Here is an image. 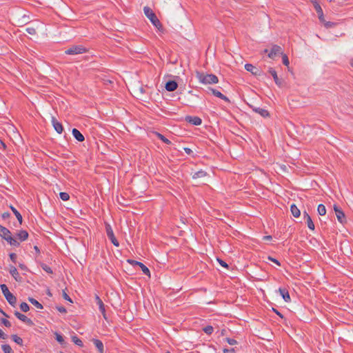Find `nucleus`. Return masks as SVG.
Returning a JSON list of instances; mask_svg holds the SVG:
<instances>
[{
	"label": "nucleus",
	"mask_w": 353,
	"mask_h": 353,
	"mask_svg": "<svg viewBox=\"0 0 353 353\" xmlns=\"http://www.w3.org/2000/svg\"><path fill=\"white\" fill-rule=\"evenodd\" d=\"M196 77L199 82L203 84H216L219 83L218 77L213 74H205L201 72H196Z\"/></svg>",
	"instance_id": "1"
},
{
	"label": "nucleus",
	"mask_w": 353,
	"mask_h": 353,
	"mask_svg": "<svg viewBox=\"0 0 353 353\" xmlns=\"http://www.w3.org/2000/svg\"><path fill=\"white\" fill-rule=\"evenodd\" d=\"M143 12L145 15L150 19V22L152 23L154 26H155L159 30L162 28L161 23L157 18L156 14L152 11V10L150 7L145 6L143 8Z\"/></svg>",
	"instance_id": "2"
},
{
	"label": "nucleus",
	"mask_w": 353,
	"mask_h": 353,
	"mask_svg": "<svg viewBox=\"0 0 353 353\" xmlns=\"http://www.w3.org/2000/svg\"><path fill=\"white\" fill-rule=\"evenodd\" d=\"M0 288L3 294L4 295L9 304L13 307L15 306L17 303V298L9 291L7 285L6 284H1Z\"/></svg>",
	"instance_id": "3"
},
{
	"label": "nucleus",
	"mask_w": 353,
	"mask_h": 353,
	"mask_svg": "<svg viewBox=\"0 0 353 353\" xmlns=\"http://www.w3.org/2000/svg\"><path fill=\"white\" fill-rule=\"evenodd\" d=\"M0 236L6 240L8 243H17V239L14 238L10 231L6 228V227H3L0 225Z\"/></svg>",
	"instance_id": "4"
},
{
	"label": "nucleus",
	"mask_w": 353,
	"mask_h": 353,
	"mask_svg": "<svg viewBox=\"0 0 353 353\" xmlns=\"http://www.w3.org/2000/svg\"><path fill=\"white\" fill-rule=\"evenodd\" d=\"M87 51V49L84 46L79 45L71 46L65 51V53L69 55H76L85 53Z\"/></svg>",
	"instance_id": "5"
},
{
	"label": "nucleus",
	"mask_w": 353,
	"mask_h": 353,
	"mask_svg": "<svg viewBox=\"0 0 353 353\" xmlns=\"http://www.w3.org/2000/svg\"><path fill=\"white\" fill-rule=\"evenodd\" d=\"M333 208L335 212V214H336L338 221L341 223H345L346 222L345 215V213L343 212V211L341 210V208L336 204L334 205Z\"/></svg>",
	"instance_id": "6"
},
{
	"label": "nucleus",
	"mask_w": 353,
	"mask_h": 353,
	"mask_svg": "<svg viewBox=\"0 0 353 353\" xmlns=\"http://www.w3.org/2000/svg\"><path fill=\"white\" fill-rule=\"evenodd\" d=\"M105 232H106L107 236L108 237V239H110L111 243H119L117 241V238L115 237V236L114 234V232H113L111 225L107 223H105Z\"/></svg>",
	"instance_id": "7"
},
{
	"label": "nucleus",
	"mask_w": 353,
	"mask_h": 353,
	"mask_svg": "<svg viewBox=\"0 0 353 353\" xmlns=\"http://www.w3.org/2000/svg\"><path fill=\"white\" fill-rule=\"evenodd\" d=\"M14 314L18 319L26 323L27 325L30 326L34 325V323L30 319L28 318L26 315L20 313L19 312L15 311Z\"/></svg>",
	"instance_id": "8"
},
{
	"label": "nucleus",
	"mask_w": 353,
	"mask_h": 353,
	"mask_svg": "<svg viewBox=\"0 0 353 353\" xmlns=\"http://www.w3.org/2000/svg\"><path fill=\"white\" fill-rule=\"evenodd\" d=\"M313 3V5H314V8L318 14V17H319V21L321 22V23H324L325 22V18H324V15H323V9L321 8L320 4L314 1L312 2Z\"/></svg>",
	"instance_id": "9"
},
{
	"label": "nucleus",
	"mask_w": 353,
	"mask_h": 353,
	"mask_svg": "<svg viewBox=\"0 0 353 353\" xmlns=\"http://www.w3.org/2000/svg\"><path fill=\"white\" fill-rule=\"evenodd\" d=\"M245 69L255 76H260L262 74V71L259 68L251 63H246L245 65Z\"/></svg>",
	"instance_id": "10"
},
{
	"label": "nucleus",
	"mask_w": 353,
	"mask_h": 353,
	"mask_svg": "<svg viewBox=\"0 0 353 353\" xmlns=\"http://www.w3.org/2000/svg\"><path fill=\"white\" fill-rule=\"evenodd\" d=\"M278 54H283L282 48L278 45H273L270 52L268 53V57L271 59H274Z\"/></svg>",
	"instance_id": "11"
},
{
	"label": "nucleus",
	"mask_w": 353,
	"mask_h": 353,
	"mask_svg": "<svg viewBox=\"0 0 353 353\" xmlns=\"http://www.w3.org/2000/svg\"><path fill=\"white\" fill-rule=\"evenodd\" d=\"M95 299H96L97 304L99 305V311L102 314L103 318L105 320H107L108 318L106 316L105 308V305H104L103 302L102 301V300L100 299V297L98 295H96Z\"/></svg>",
	"instance_id": "12"
},
{
	"label": "nucleus",
	"mask_w": 353,
	"mask_h": 353,
	"mask_svg": "<svg viewBox=\"0 0 353 353\" xmlns=\"http://www.w3.org/2000/svg\"><path fill=\"white\" fill-rule=\"evenodd\" d=\"M185 120L194 125H199L202 123L201 119L196 116H186Z\"/></svg>",
	"instance_id": "13"
},
{
	"label": "nucleus",
	"mask_w": 353,
	"mask_h": 353,
	"mask_svg": "<svg viewBox=\"0 0 353 353\" xmlns=\"http://www.w3.org/2000/svg\"><path fill=\"white\" fill-rule=\"evenodd\" d=\"M268 72L273 77L275 83L278 86L281 87L283 85V81L278 77L276 71L273 68H269Z\"/></svg>",
	"instance_id": "14"
},
{
	"label": "nucleus",
	"mask_w": 353,
	"mask_h": 353,
	"mask_svg": "<svg viewBox=\"0 0 353 353\" xmlns=\"http://www.w3.org/2000/svg\"><path fill=\"white\" fill-rule=\"evenodd\" d=\"M209 90L215 97H218V98H219L221 99H223V101H225L226 102H228V103L230 102V99H228V97H227L225 95L223 94L219 90H216L214 88H209Z\"/></svg>",
	"instance_id": "15"
},
{
	"label": "nucleus",
	"mask_w": 353,
	"mask_h": 353,
	"mask_svg": "<svg viewBox=\"0 0 353 353\" xmlns=\"http://www.w3.org/2000/svg\"><path fill=\"white\" fill-rule=\"evenodd\" d=\"M52 125L54 128V130H56V132L59 134H61L63 130V125L62 124L58 121V120L55 118V117H52Z\"/></svg>",
	"instance_id": "16"
},
{
	"label": "nucleus",
	"mask_w": 353,
	"mask_h": 353,
	"mask_svg": "<svg viewBox=\"0 0 353 353\" xmlns=\"http://www.w3.org/2000/svg\"><path fill=\"white\" fill-rule=\"evenodd\" d=\"M279 294L280 295L283 297V299H284V301L287 303L288 302H290L291 301V299H290V294H289V292L288 290L283 288H280L279 289Z\"/></svg>",
	"instance_id": "17"
},
{
	"label": "nucleus",
	"mask_w": 353,
	"mask_h": 353,
	"mask_svg": "<svg viewBox=\"0 0 353 353\" xmlns=\"http://www.w3.org/2000/svg\"><path fill=\"white\" fill-rule=\"evenodd\" d=\"M165 88L166 90L172 92L177 89L178 84L175 81L170 80L165 83Z\"/></svg>",
	"instance_id": "18"
},
{
	"label": "nucleus",
	"mask_w": 353,
	"mask_h": 353,
	"mask_svg": "<svg viewBox=\"0 0 353 353\" xmlns=\"http://www.w3.org/2000/svg\"><path fill=\"white\" fill-rule=\"evenodd\" d=\"M252 110L258 114H259L261 117L266 118L270 117L269 112L263 108L252 107Z\"/></svg>",
	"instance_id": "19"
},
{
	"label": "nucleus",
	"mask_w": 353,
	"mask_h": 353,
	"mask_svg": "<svg viewBox=\"0 0 353 353\" xmlns=\"http://www.w3.org/2000/svg\"><path fill=\"white\" fill-rule=\"evenodd\" d=\"M72 134L73 137L79 142H82L85 140L84 136L82 134V133L76 128L72 129Z\"/></svg>",
	"instance_id": "20"
},
{
	"label": "nucleus",
	"mask_w": 353,
	"mask_h": 353,
	"mask_svg": "<svg viewBox=\"0 0 353 353\" xmlns=\"http://www.w3.org/2000/svg\"><path fill=\"white\" fill-rule=\"evenodd\" d=\"M92 342L97 348L99 353H104V346L101 341L97 339H93Z\"/></svg>",
	"instance_id": "21"
},
{
	"label": "nucleus",
	"mask_w": 353,
	"mask_h": 353,
	"mask_svg": "<svg viewBox=\"0 0 353 353\" xmlns=\"http://www.w3.org/2000/svg\"><path fill=\"white\" fill-rule=\"evenodd\" d=\"M17 239L21 241H26L28 237V233L26 230H20L16 234Z\"/></svg>",
	"instance_id": "22"
},
{
	"label": "nucleus",
	"mask_w": 353,
	"mask_h": 353,
	"mask_svg": "<svg viewBox=\"0 0 353 353\" xmlns=\"http://www.w3.org/2000/svg\"><path fill=\"white\" fill-rule=\"evenodd\" d=\"M10 274L14 277V279L17 281H21V278L19 276V274L17 268L14 266H10Z\"/></svg>",
	"instance_id": "23"
},
{
	"label": "nucleus",
	"mask_w": 353,
	"mask_h": 353,
	"mask_svg": "<svg viewBox=\"0 0 353 353\" xmlns=\"http://www.w3.org/2000/svg\"><path fill=\"white\" fill-rule=\"evenodd\" d=\"M290 210H291V212H292V215L294 217L298 218V217L300 216L301 211H300V210L297 208V206L295 204H292L291 205Z\"/></svg>",
	"instance_id": "24"
},
{
	"label": "nucleus",
	"mask_w": 353,
	"mask_h": 353,
	"mask_svg": "<svg viewBox=\"0 0 353 353\" xmlns=\"http://www.w3.org/2000/svg\"><path fill=\"white\" fill-rule=\"evenodd\" d=\"M10 209L12 211V212L14 214V215L16 216L19 225H21L22 223V221H23L21 214L14 207H13L12 205L10 206Z\"/></svg>",
	"instance_id": "25"
},
{
	"label": "nucleus",
	"mask_w": 353,
	"mask_h": 353,
	"mask_svg": "<svg viewBox=\"0 0 353 353\" xmlns=\"http://www.w3.org/2000/svg\"><path fill=\"white\" fill-rule=\"evenodd\" d=\"M207 175H208V174L205 171L201 170L199 171L194 172V174L192 175V178L196 179L205 177Z\"/></svg>",
	"instance_id": "26"
},
{
	"label": "nucleus",
	"mask_w": 353,
	"mask_h": 353,
	"mask_svg": "<svg viewBox=\"0 0 353 353\" xmlns=\"http://www.w3.org/2000/svg\"><path fill=\"white\" fill-rule=\"evenodd\" d=\"M138 266L140 267L141 270H142L143 273L145 275L148 276L149 277H150V270L148 269V268L147 266H145L141 262L139 263Z\"/></svg>",
	"instance_id": "27"
},
{
	"label": "nucleus",
	"mask_w": 353,
	"mask_h": 353,
	"mask_svg": "<svg viewBox=\"0 0 353 353\" xmlns=\"http://www.w3.org/2000/svg\"><path fill=\"white\" fill-rule=\"evenodd\" d=\"M11 339L17 344H18V345H19L21 346H22L23 345V339L20 336H19L18 335L12 334V335H11Z\"/></svg>",
	"instance_id": "28"
},
{
	"label": "nucleus",
	"mask_w": 353,
	"mask_h": 353,
	"mask_svg": "<svg viewBox=\"0 0 353 353\" xmlns=\"http://www.w3.org/2000/svg\"><path fill=\"white\" fill-rule=\"evenodd\" d=\"M28 301L30 303H31L33 305H34L38 309H43V305L35 299L29 297Z\"/></svg>",
	"instance_id": "29"
},
{
	"label": "nucleus",
	"mask_w": 353,
	"mask_h": 353,
	"mask_svg": "<svg viewBox=\"0 0 353 353\" xmlns=\"http://www.w3.org/2000/svg\"><path fill=\"white\" fill-rule=\"evenodd\" d=\"M317 212L319 215L323 216L326 214V208L323 204H319L317 207Z\"/></svg>",
	"instance_id": "30"
},
{
	"label": "nucleus",
	"mask_w": 353,
	"mask_h": 353,
	"mask_svg": "<svg viewBox=\"0 0 353 353\" xmlns=\"http://www.w3.org/2000/svg\"><path fill=\"white\" fill-rule=\"evenodd\" d=\"M40 266L46 272L50 274H53V271H52V268L50 267H49L47 264H46L44 263H41Z\"/></svg>",
	"instance_id": "31"
},
{
	"label": "nucleus",
	"mask_w": 353,
	"mask_h": 353,
	"mask_svg": "<svg viewBox=\"0 0 353 353\" xmlns=\"http://www.w3.org/2000/svg\"><path fill=\"white\" fill-rule=\"evenodd\" d=\"M156 134H157V137L160 139L161 140L163 143H165V144H170L171 143V141L167 139L165 136H163V134L159 133V132H156Z\"/></svg>",
	"instance_id": "32"
},
{
	"label": "nucleus",
	"mask_w": 353,
	"mask_h": 353,
	"mask_svg": "<svg viewBox=\"0 0 353 353\" xmlns=\"http://www.w3.org/2000/svg\"><path fill=\"white\" fill-rule=\"evenodd\" d=\"M305 223L307 225V227L312 230H314V228H315V226H314V224L312 220V218L311 216H308V218H307V219H305Z\"/></svg>",
	"instance_id": "33"
},
{
	"label": "nucleus",
	"mask_w": 353,
	"mask_h": 353,
	"mask_svg": "<svg viewBox=\"0 0 353 353\" xmlns=\"http://www.w3.org/2000/svg\"><path fill=\"white\" fill-rule=\"evenodd\" d=\"M1 349L4 353H14L11 347L8 344L2 345Z\"/></svg>",
	"instance_id": "34"
},
{
	"label": "nucleus",
	"mask_w": 353,
	"mask_h": 353,
	"mask_svg": "<svg viewBox=\"0 0 353 353\" xmlns=\"http://www.w3.org/2000/svg\"><path fill=\"white\" fill-rule=\"evenodd\" d=\"M203 331L205 334H208V335H210V334H212V332H213V331H214V328H213V327H212V326H211V325H207V326H205V327H204L203 328Z\"/></svg>",
	"instance_id": "35"
},
{
	"label": "nucleus",
	"mask_w": 353,
	"mask_h": 353,
	"mask_svg": "<svg viewBox=\"0 0 353 353\" xmlns=\"http://www.w3.org/2000/svg\"><path fill=\"white\" fill-rule=\"evenodd\" d=\"M20 309L24 312H27L29 310H30V307L28 305V303H25V302H22L21 304H20Z\"/></svg>",
	"instance_id": "36"
},
{
	"label": "nucleus",
	"mask_w": 353,
	"mask_h": 353,
	"mask_svg": "<svg viewBox=\"0 0 353 353\" xmlns=\"http://www.w3.org/2000/svg\"><path fill=\"white\" fill-rule=\"evenodd\" d=\"M59 196L61 199H62L64 201H68L70 199V195L67 192H60Z\"/></svg>",
	"instance_id": "37"
},
{
	"label": "nucleus",
	"mask_w": 353,
	"mask_h": 353,
	"mask_svg": "<svg viewBox=\"0 0 353 353\" xmlns=\"http://www.w3.org/2000/svg\"><path fill=\"white\" fill-rule=\"evenodd\" d=\"M72 341L77 345L80 346V347H82L83 345V343L82 342V341L79 339L77 336H73L72 337Z\"/></svg>",
	"instance_id": "38"
},
{
	"label": "nucleus",
	"mask_w": 353,
	"mask_h": 353,
	"mask_svg": "<svg viewBox=\"0 0 353 353\" xmlns=\"http://www.w3.org/2000/svg\"><path fill=\"white\" fill-rule=\"evenodd\" d=\"M26 31L31 35H35L37 34L36 28L34 27H28L26 28Z\"/></svg>",
	"instance_id": "39"
},
{
	"label": "nucleus",
	"mask_w": 353,
	"mask_h": 353,
	"mask_svg": "<svg viewBox=\"0 0 353 353\" xmlns=\"http://www.w3.org/2000/svg\"><path fill=\"white\" fill-rule=\"evenodd\" d=\"M282 55V61H283V63L286 65V66H288V65L290 64V61H289V59H288V56L285 54H281Z\"/></svg>",
	"instance_id": "40"
},
{
	"label": "nucleus",
	"mask_w": 353,
	"mask_h": 353,
	"mask_svg": "<svg viewBox=\"0 0 353 353\" xmlns=\"http://www.w3.org/2000/svg\"><path fill=\"white\" fill-rule=\"evenodd\" d=\"M326 28H332L336 26V23L331 21H325L323 23Z\"/></svg>",
	"instance_id": "41"
},
{
	"label": "nucleus",
	"mask_w": 353,
	"mask_h": 353,
	"mask_svg": "<svg viewBox=\"0 0 353 353\" xmlns=\"http://www.w3.org/2000/svg\"><path fill=\"white\" fill-rule=\"evenodd\" d=\"M1 323L7 327H10L12 326L11 323L5 318L1 319Z\"/></svg>",
	"instance_id": "42"
},
{
	"label": "nucleus",
	"mask_w": 353,
	"mask_h": 353,
	"mask_svg": "<svg viewBox=\"0 0 353 353\" xmlns=\"http://www.w3.org/2000/svg\"><path fill=\"white\" fill-rule=\"evenodd\" d=\"M56 335V340L61 344H63L64 343V339L63 336L58 333L55 334Z\"/></svg>",
	"instance_id": "43"
},
{
	"label": "nucleus",
	"mask_w": 353,
	"mask_h": 353,
	"mask_svg": "<svg viewBox=\"0 0 353 353\" xmlns=\"http://www.w3.org/2000/svg\"><path fill=\"white\" fill-rule=\"evenodd\" d=\"M225 341L228 342V344H230V345H236L237 344V341L236 340L234 339H231V338H226L225 339Z\"/></svg>",
	"instance_id": "44"
},
{
	"label": "nucleus",
	"mask_w": 353,
	"mask_h": 353,
	"mask_svg": "<svg viewBox=\"0 0 353 353\" xmlns=\"http://www.w3.org/2000/svg\"><path fill=\"white\" fill-rule=\"evenodd\" d=\"M127 262L128 263L132 265L133 266L139 265V264L140 263L139 261H134V260H132V259H128Z\"/></svg>",
	"instance_id": "45"
},
{
	"label": "nucleus",
	"mask_w": 353,
	"mask_h": 353,
	"mask_svg": "<svg viewBox=\"0 0 353 353\" xmlns=\"http://www.w3.org/2000/svg\"><path fill=\"white\" fill-rule=\"evenodd\" d=\"M56 309L61 313H66L67 310L63 306H56Z\"/></svg>",
	"instance_id": "46"
},
{
	"label": "nucleus",
	"mask_w": 353,
	"mask_h": 353,
	"mask_svg": "<svg viewBox=\"0 0 353 353\" xmlns=\"http://www.w3.org/2000/svg\"><path fill=\"white\" fill-rule=\"evenodd\" d=\"M63 297L64 299L72 303L71 298L68 295V294L63 290Z\"/></svg>",
	"instance_id": "47"
},
{
	"label": "nucleus",
	"mask_w": 353,
	"mask_h": 353,
	"mask_svg": "<svg viewBox=\"0 0 353 353\" xmlns=\"http://www.w3.org/2000/svg\"><path fill=\"white\" fill-rule=\"evenodd\" d=\"M217 260H218L219 264L222 267H223V268H228V263L226 262H225L224 261H223V260H221L220 259H218Z\"/></svg>",
	"instance_id": "48"
},
{
	"label": "nucleus",
	"mask_w": 353,
	"mask_h": 353,
	"mask_svg": "<svg viewBox=\"0 0 353 353\" xmlns=\"http://www.w3.org/2000/svg\"><path fill=\"white\" fill-rule=\"evenodd\" d=\"M10 258L13 263H16L17 254L15 253H10Z\"/></svg>",
	"instance_id": "49"
},
{
	"label": "nucleus",
	"mask_w": 353,
	"mask_h": 353,
	"mask_svg": "<svg viewBox=\"0 0 353 353\" xmlns=\"http://www.w3.org/2000/svg\"><path fill=\"white\" fill-rule=\"evenodd\" d=\"M268 259L271 261H272V262H274V263H275L278 265H281V263H279V261L277 259H274V258H272L271 256H268Z\"/></svg>",
	"instance_id": "50"
},
{
	"label": "nucleus",
	"mask_w": 353,
	"mask_h": 353,
	"mask_svg": "<svg viewBox=\"0 0 353 353\" xmlns=\"http://www.w3.org/2000/svg\"><path fill=\"white\" fill-rule=\"evenodd\" d=\"M272 311H273L275 314H277L280 318H281V319H283V318H284L283 315V314H281V313L278 310H276V309H275V308H272Z\"/></svg>",
	"instance_id": "51"
},
{
	"label": "nucleus",
	"mask_w": 353,
	"mask_h": 353,
	"mask_svg": "<svg viewBox=\"0 0 353 353\" xmlns=\"http://www.w3.org/2000/svg\"><path fill=\"white\" fill-rule=\"evenodd\" d=\"M223 353H235V350L234 348H230V349L225 348V349H223Z\"/></svg>",
	"instance_id": "52"
},
{
	"label": "nucleus",
	"mask_w": 353,
	"mask_h": 353,
	"mask_svg": "<svg viewBox=\"0 0 353 353\" xmlns=\"http://www.w3.org/2000/svg\"><path fill=\"white\" fill-rule=\"evenodd\" d=\"M8 336L0 329V339H6Z\"/></svg>",
	"instance_id": "53"
},
{
	"label": "nucleus",
	"mask_w": 353,
	"mask_h": 353,
	"mask_svg": "<svg viewBox=\"0 0 353 353\" xmlns=\"http://www.w3.org/2000/svg\"><path fill=\"white\" fill-rule=\"evenodd\" d=\"M10 214L9 212H4L2 214V218L3 219H6L10 217Z\"/></svg>",
	"instance_id": "54"
},
{
	"label": "nucleus",
	"mask_w": 353,
	"mask_h": 353,
	"mask_svg": "<svg viewBox=\"0 0 353 353\" xmlns=\"http://www.w3.org/2000/svg\"><path fill=\"white\" fill-rule=\"evenodd\" d=\"M184 150H185V153L188 154H191L192 153V150L190 148H185Z\"/></svg>",
	"instance_id": "55"
},
{
	"label": "nucleus",
	"mask_w": 353,
	"mask_h": 353,
	"mask_svg": "<svg viewBox=\"0 0 353 353\" xmlns=\"http://www.w3.org/2000/svg\"><path fill=\"white\" fill-rule=\"evenodd\" d=\"M308 216H310L307 214V212L306 211H304L303 212V218H304V219L305 220L307 219V218H308Z\"/></svg>",
	"instance_id": "56"
},
{
	"label": "nucleus",
	"mask_w": 353,
	"mask_h": 353,
	"mask_svg": "<svg viewBox=\"0 0 353 353\" xmlns=\"http://www.w3.org/2000/svg\"><path fill=\"white\" fill-rule=\"evenodd\" d=\"M263 240H270V239H272V236H270V235H268V236H263Z\"/></svg>",
	"instance_id": "57"
},
{
	"label": "nucleus",
	"mask_w": 353,
	"mask_h": 353,
	"mask_svg": "<svg viewBox=\"0 0 353 353\" xmlns=\"http://www.w3.org/2000/svg\"><path fill=\"white\" fill-rule=\"evenodd\" d=\"M0 312L3 315V316L6 318L9 317V316L2 309H1Z\"/></svg>",
	"instance_id": "58"
},
{
	"label": "nucleus",
	"mask_w": 353,
	"mask_h": 353,
	"mask_svg": "<svg viewBox=\"0 0 353 353\" xmlns=\"http://www.w3.org/2000/svg\"><path fill=\"white\" fill-rule=\"evenodd\" d=\"M19 268L22 270H26V266L23 264H19Z\"/></svg>",
	"instance_id": "59"
},
{
	"label": "nucleus",
	"mask_w": 353,
	"mask_h": 353,
	"mask_svg": "<svg viewBox=\"0 0 353 353\" xmlns=\"http://www.w3.org/2000/svg\"><path fill=\"white\" fill-rule=\"evenodd\" d=\"M34 248L35 251H36L37 253H39V252H40L39 249V248H38L37 245H35Z\"/></svg>",
	"instance_id": "60"
},
{
	"label": "nucleus",
	"mask_w": 353,
	"mask_h": 353,
	"mask_svg": "<svg viewBox=\"0 0 353 353\" xmlns=\"http://www.w3.org/2000/svg\"><path fill=\"white\" fill-rule=\"evenodd\" d=\"M47 294H48V296H52V294H51V292H50V291L49 290H48Z\"/></svg>",
	"instance_id": "61"
},
{
	"label": "nucleus",
	"mask_w": 353,
	"mask_h": 353,
	"mask_svg": "<svg viewBox=\"0 0 353 353\" xmlns=\"http://www.w3.org/2000/svg\"><path fill=\"white\" fill-rule=\"evenodd\" d=\"M268 52V50L267 49H265V50H264V52H265V53H267Z\"/></svg>",
	"instance_id": "62"
},
{
	"label": "nucleus",
	"mask_w": 353,
	"mask_h": 353,
	"mask_svg": "<svg viewBox=\"0 0 353 353\" xmlns=\"http://www.w3.org/2000/svg\"><path fill=\"white\" fill-rule=\"evenodd\" d=\"M115 246L118 247L120 244H114Z\"/></svg>",
	"instance_id": "63"
},
{
	"label": "nucleus",
	"mask_w": 353,
	"mask_h": 353,
	"mask_svg": "<svg viewBox=\"0 0 353 353\" xmlns=\"http://www.w3.org/2000/svg\"><path fill=\"white\" fill-rule=\"evenodd\" d=\"M168 353H170L169 352Z\"/></svg>",
	"instance_id": "64"
}]
</instances>
